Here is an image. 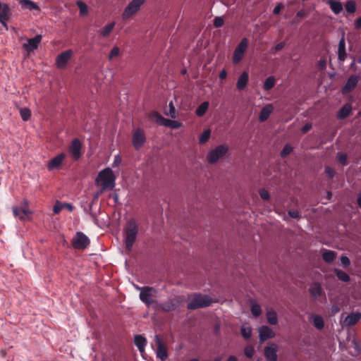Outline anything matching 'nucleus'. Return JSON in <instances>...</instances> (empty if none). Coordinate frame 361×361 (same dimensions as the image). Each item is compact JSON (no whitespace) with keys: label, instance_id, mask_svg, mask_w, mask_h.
<instances>
[{"label":"nucleus","instance_id":"nucleus-23","mask_svg":"<svg viewBox=\"0 0 361 361\" xmlns=\"http://www.w3.org/2000/svg\"><path fill=\"white\" fill-rule=\"evenodd\" d=\"M346 58L345 51V42L343 37H342L338 43V59L341 62H343Z\"/></svg>","mask_w":361,"mask_h":361},{"label":"nucleus","instance_id":"nucleus-18","mask_svg":"<svg viewBox=\"0 0 361 361\" xmlns=\"http://www.w3.org/2000/svg\"><path fill=\"white\" fill-rule=\"evenodd\" d=\"M358 81H359V76H357L356 75H350L348 78L345 85L343 87V92L348 93V92L352 91L357 85Z\"/></svg>","mask_w":361,"mask_h":361},{"label":"nucleus","instance_id":"nucleus-2","mask_svg":"<svg viewBox=\"0 0 361 361\" xmlns=\"http://www.w3.org/2000/svg\"><path fill=\"white\" fill-rule=\"evenodd\" d=\"M138 229L139 225L135 219L132 218L127 221L123 229V235L126 248L128 251L131 250L137 239Z\"/></svg>","mask_w":361,"mask_h":361},{"label":"nucleus","instance_id":"nucleus-37","mask_svg":"<svg viewBox=\"0 0 361 361\" xmlns=\"http://www.w3.org/2000/svg\"><path fill=\"white\" fill-rule=\"evenodd\" d=\"M240 332L244 338L249 339L252 335V328L249 326H243Z\"/></svg>","mask_w":361,"mask_h":361},{"label":"nucleus","instance_id":"nucleus-27","mask_svg":"<svg viewBox=\"0 0 361 361\" xmlns=\"http://www.w3.org/2000/svg\"><path fill=\"white\" fill-rule=\"evenodd\" d=\"M20 4L21 7L24 9H28L29 11L39 9V6L37 5V4L30 0H21Z\"/></svg>","mask_w":361,"mask_h":361},{"label":"nucleus","instance_id":"nucleus-32","mask_svg":"<svg viewBox=\"0 0 361 361\" xmlns=\"http://www.w3.org/2000/svg\"><path fill=\"white\" fill-rule=\"evenodd\" d=\"M337 278L343 282H348L350 280V276L343 270L338 269H334V270Z\"/></svg>","mask_w":361,"mask_h":361},{"label":"nucleus","instance_id":"nucleus-39","mask_svg":"<svg viewBox=\"0 0 361 361\" xmlns=\"http://www.w3.org/2000/svg\"><path fill=\"white\" fill-rule=\"evenodd\" d=\"M251 312L255 317H259L262 313L261 307L257 303H252L251 305Z\"/></svg>","mask_w":361,"mask_h":361},{"label":"nucleus","instance_id":"nucleus-6","mask_svg":"<svg viewBox=\"0 0 361 361\" xmlns=\"http://www.w3.org/2000/svg\"><path fill=\"white\" fill-rule=\"evenodd\" d=\"M149 117L150 119L155 121L160 126L169 127L173 129L178 128L180 126V123L178 121L165 118L157 112H152Z\"/></svg>","mask_w":361,"mask_h":361},{"label":"nucleus","instance_id":"nucleus-60","mask_svg":"<svg viewBox=\"0 0 361 361\" xmlns=\"http://www.w3.org/2000/svg\"><path fill=\"white\" fill-rule=\"evenodd\" d=\"M284 47H285V43L280 42L275 46L274 49H275L276 51H278L281 50Z\"/></svg>","mask_w":361,"mask_h":361},{"label":"nucleus","instance_id":"nucleus-41","mask_svg":"<svg viewBox=\"0 0 361 361\" xmlns=\"http://www.w3.org/2000/svg\"><path fill=\"white\" fill-rule=\"evenodd\" d=\"M210 133H211L209 130H204L199 137L200 143L203 144L207 142L208 140L209 139Z\"/></svg>","mask_w":361,"mask_h":361},{"label":"nucleus","instance_id":"nucleus-33","mask_svg":"<svg viewBox=\"0 0 361 361\" xmlns=\"http://www.w3.org/2000/svg\"><path fill=\"white\" fill-rule=\"evenodd\" d=\"M322 292V288L320 284L315 283L312 284L310 288V293L313 297H318L321 295Z\"/></svg>","mask_w":361,"mask_h":361},{"label":"nucleus","instance_id":"nucleus-45","mask_svg":"<svg viewBox=\"0 0 361 361\" xmlns=\"http://www.w3.org/2000/svg\"><path fill=\"white\" fill-rule=\"evenodd\" d=\"M255 349L252 346H247L244 350V353L247 357L251 358L254 355Z\"/></svg>","mask_w":361,"mask_h":361},{"label":"nucleus","instance_id":"nucleus-38","mask_svg":"<svg viewBox=\"0 0 361 361\" xmlns=\"http://www.w3.org/2000/svg\"><path fill=\"white\" fill-rule=\"evenodd\" d=\"M20 114L22 119L25 121H28L30 118L31 111L27 108L20 109Z\"/></svg>","mask_w":361,"mask_h":361},{"label":"nucleus","instance_id":"nucleus-40","mask_svg":"<svg viewBox=\"0 0 361 361\" xmlns=\"http://www.w3.org/2000/svg\"><path fill=\"white\" fill-rule=\"evenodd\" d=\"M345 10L348 13H354L356 10V4L353 1H348L345 5Z\"/></svg>","mask_w":361,"mask_h":361},{"label":"nucleus","instance_id":"nucleus-43","mask_svg":"<svg viewBox=\"0 0 361 361\" xmlns=\"http://www.w3.org/2000/svg\"><path fill=\"white\" fill-rule=\"evenodd\" d=\"M63 208H64V204H62L61 202L57 201L54 206L53 212L54 214H58L61 212V210Z\"/></svg>","mask_w":361,"mask_h":361},{"label":"nucleus","instance_id":"nucleus-61","mask_svg":"<svg viewBox=\"0 0 361 361\" xmlns=\"http://www.w3.org/2000/svg\"><path fill=\"white\" fill-rule=\"evenodd\" d=\"M64 208H67L70 212H71L73 209V207L71 204L64 203Z\"/></svg>","mask_w":361,"mask_h":361},{"label":"nucleus","instance_id":"nucleus-22","mask_svg":"<svg viewBox=\"0 0 361 361\" xmlns=\"http://www.w3.org/2000/svg\"><path fill=\"white\" fill-rule=\"evenodd\" d=\"M248 80H249V75H248V73L247 72H243L238 78V81H237V83H236V88L239 90V91H242L243 90L247 83H248Z\"/></svg>","mask_w":361,"mask_h":361},{"label":"nucleus","instance_id":"nucleus-48","mask_svg":"<svg viewBox=\"0 0 361 361\" xmlns=\"http://www.w3.org/2000/svg\"><path fill=\"white\" fill-rule=\"evenodd\" d=\"M78 6V8L80 9V13L82 14H85L87 13V7L86 6V4L82 1H78L77 3Z\"/></svg>","mask_w":361,"mask_h":361},{"label":"nucleus","instance_id":"nucleus-35","mask_svg":"<svg viewBox=\"0 0 361 361\" xmlns=\"http://www.w3.org/2000/svg\"><path fill=\"white\" fill-rule=\"evenodd\" d=\"M209 108V102H203L196 109V114L198 116H202L205 114Z\"/></svg>","mask_w":361,"mask_h":361},{"label":"nucleus","instance_id":"nucleus-8","mask_svg":"<svg viewBox=\"0 0 361 361\" xmlns=\"http://www.w3.org/2000/svg\"><path fill=\"white\" fill-rule=\"evenodd\" d=\"M145 0H133L131 1L126 8H125L122 18L123 20H127L134 16L140 8L144 4Z\"/></svg>","mask_w":361,"mask_h":361},{"label":"nucleus","instance_id":"nucleus-64","mask_svg":"<svg viewBox=\"0 0 361 361\" xmlns=\"http://www.w3.org/2000/svg\"><path fill=\"white\" fill-rule=\"evenodd\" d=\"M331 192H327V198H328L329 200H330V199H331Z\"/></svg>","mask_w":361,"mask_h":361},{"label":"nucleus","instance_id":"nucleus-63","mask_svg":"<svg viewBox=\"0 0 361 361\" xmlns=\"http://www.w3.org/2000/svg\"><path fill=\"white\" fill-rule=\"evenodd\" d=\"M227 361H237V360H236V359H235V357H233V356H230V357H228V359L227 360Z\"/></svg>","mask_w":361,"mask_h":361},{"label":"nucleus","instance_id":"nucleus-28","mask_svg":"<svg viewBox=\"0 0 361 361\" xmlns=\"http://www.w3.org/2000/svg\"><path fill=\"white\" fill-rule=\"evenodd\" d=\"M312 323L314 326V327L319 330H321L324 326V322L323 318L319 315H312L311 317Z\"/></svg>","mask_w":361,"mask_h":361},{"label":"nucleus","instance_id":"nucleus-16","mask_svg":"<svg viewBox=\"0 0 361 361\" xmlns=\"http://www.w3.org/2000/svg\"><path fill=\"white\" fill-rule=\"evenodd\" d=\"M277 345L272 343L264 348V354L268 361H277Z\"/></svg>","mask_w":361,"mask_h":361},{"label":"nucleus","instance_id":"nucleus-26","mask_svg":"<svg viewBox=\"0 0 361 361\" xmlns=\"http://www.w3.org/2000/svg\"><path fill=\"white\" fill-rule=\"evenodd\" d=\"M328 4L335 14H339L343 9L342 4L337 0H329Z\"/></svg>","mask_w":361,"mask_h":361},{"label":"nucleus","instance_id":"nucleus-20","mask_svg":"<svg viewBox=\"0 0 361 361\" xmlns=\"http://www.w3.org/2000/svg\"><path fill=\"white\" fill-rule=\"evenodd\" d=\"M274 111V106L271 104H266L259 112L258 119L260 122L266 121Z\"/></svg>","mask_w":361,"mask_h":361},{"label":"nucleus","instance_id":"nucleus-29","mask_svg":"<svg viewBox=\"0 0 361 361\" xmlns=\"http://www.w3.org/2000/svg\"><path fill=\"white\" fill-rule=\"evenodd\" d=\"M336 252L332 250H326L322 253V258L327 263H331L336 258Z\"/></svg>","mask_w":361,"mask_h":361},{"label":"nucleus","instance_id":"nucleus-47","mask_svg":"<svg viewBox=\"0 0 361 361\" xmlns=\"http://www.w3.org/2000/svg\"><path fill=\"white\" fill-rule=\"evenodd\" d=\"M341 264L343 267H347L350 264V260L345 255H342L340 258Z\"/></svg>","mask_w":361,"mask_h":361},{"label":"nucleus","instance_id":"nucleus-58","mask_svg":"<svg viewBox=\"0 0 361 361\" xmlns=\"http://www.w3.org/2000/svg\"><path fill=\"white\" fill-rule=\"evenodd\" d=\"M354 25L356 29L361 28V16L355 21Z\"/></svg>","mask_w":361,"mask_h":361},{"label":"nucleus","instance_id":"nucleus-55","mask_svg":"<svg viewBox=\"0 0 361 361\" xmlns=\"http://www.w3.org/2000/svg\"><path fill=\"white\" fill-rule=\"evenodd\" d=\"M288 214L293 219H298L300 217L299 212L298 211H289Z\"/></svg>","mask_w":361,"mask_h":361},{"label":"nucleus","instance_id":"nucleus-36","mask_svg":"<svg viewBox=\"0 0 361 361\" xmlns=\"http://www.w3.org/2000/svg\"><path fill=\"white\" fill-rule=\"evenodd\" d=\"M164 113L166 115L171 117L175 118L176 117V110L175 106H173V104L172 102H170L169 104V106L166 108Z\"/></svg>","mask_w":361,"mask_h":361},{"label":"nucleus","instance_id":"nucleus-31","mask_svg":"<svg viewBox=\"0 0 361 361\" xmlns=\"http://www.w3.org/2000/svg\"><path fill=\"white\" fill-rule=\"evenodd\" d=\"M267 319L268 322L271 325H275L278 323V317L276 312L271 309L267 310Z\"/></svg>","mask_w":361,"mask_h":361},{"label":"nucleus","instance_id":"nucleus-50","mask_svg":"<svg viewBox=\"0 0 361 361\" xmlns=\"http://www.w3.org/2000/svg\"><path fill=\"white\" fill-rule=\"evenodd\" d=\"M122 162V158L119 154L114 157V162L112 164L113 167L118 166Z\"/></svg>","mask_w":361,"mask_h":361},{"label":"nucleus","instance_id":"nucleus-24","mask_svg":"<svg viewBox=\"0 0 361 361\" xmlns=\"http://www.w3.org/2000/svg\"><path fill=\"white\" fill-rule=\"evenodd\" d=\"M134 343L138 348L140 353L142 354L145 350V347L147 344L146 338L141 335H136L134 337Z\"/></svg>","mask_w":361,"mask_h":361},{"label":"nucleus","instance_id":"nucleus-52","mask_svg":"<svg viewBox=\"0 0 361 361\" xmlns=\"http://www.w3.org/2000/svg\"><path fill=\"white\" fill-rule=\"evenodd\" d=\"M325 173L329 177L333 178L334 176V170L330 168L329 166H326L325 168Z\"/></svg>","mask_w":361,"mask_h":361},{"label":"nucleus","instance_id":"nucleus-15","mask_svg":"<svg viewBox=\"0 0 361 361\" xmlns=\"http://www.w3.org/2000/svg\"><path fill=\"white\" fill-rule=\"evenodd\" d=\"M66 154L64 153H60L54 158H52L48 163L47 167L49 171H53L59 168L63 163Z\"/></svg>","mask_w":361,"mask_h":361},{"label":"nucleus","instance_id":"nucleus-59","mask_svg":"<svg viewBox=\"0 0 361 361\" xmlns=\"http://www.w3.org/2000/svg\"><path fill=\"white\" fill-rule=\"evenodd\" d=\"M227 77V72L225 69H223L219 73V78L221 80L226 79Z\"/></svg>","mask_w":361,"mask_h":361},{"label":"nucleus","instance_id":"nucleus-34","mask_svg":"<svg viewBox=\"0 0 361 361\" xmlns=\"http://www.w3.org/2000/svg\"><path fill=\"white\" fill-rule=\"evenodd\" d=\"M275 83H276L275 78L273 76H269L265 80V81L264 82L263 87H264V90L269 91L274 87V86L275 85Z\"/></svg>","mask_w":361,"mask_h":361},{"label":"nucleus","instance_id":"nucleus-7","mask_svg":"<svg viewBox=\"0 0 361 361\" xmlns=\"http://www.w3.org/2000/svg\"><path fill=\"white\" fill-rule=\"evenodd\" d=\"M90 243L89 238L82 232H77L71 241L72 246L77 250H85Z\"/></svg>","mask_w":361,"mask_h":361},{"label":"nucleus","instance_id":"nucleus-4","mask_svg":"<svg viewBox=\"0 0 361 361\" xmlns=\"http://www.w3.org/2000/svg\"><path fill=\"white\" fill-rule=\"evenodd\" d=\"M212 302V300L207 295H195L188 304V308L189 310H195L206 307L209 306Z\"/></svg>","mask_w":361,"mask_h":361},{"label":"nucleus","instance_id":"nucleus-42","mask_svg":"<svg viewBox=\"0 0 361 361\" xmlns=\"http://www.w3.org/2000/svg\"><path fill=\"white\" fill-rule=\"evenodd\" d=\"M293 150V148L289 145H286L283 149L281 152V156L282 157H286L287 155H288Z\"/></svg>","mask_w":361,"mask_h":361},{"label":"nucleus","instance_id":"nucleus-30","mask_svg":"<svg viewBox=\"0 0 361 361\" xmlns=\"http://www.w3.org/2000/svg\"><path fill=\"white\" fill-rule=\"evenodd\" d=\"M115 27V23L114 22H112L108 25H106V26H104L102 29H101L99 30V35L102 37H106L109 35V34L112 32V30H114Z\"/></svg>","mask_w":361,"mask_h":361},{"label":"nucleus","instance_id":"nucleus-54","mask_svg":"<svg viewBox=\"0 0 361 361\" xmlns=\"http://www.w3.org/2000/svg\"><path fill=\"white\" fill-rule=\"evenodd\" d=\"M283 8V5L282 4H279L275 6V8L273 10V13L276 15L279 14L281 9Z\"/></svg>","mask_w":361,"mask_h":361},{"label":"nucleus","instance_id":"nucleus-12","mask_svg":"<svg viewBox=\"0 0 361 361\" xmlns=\"http://www.w3.org/2000/svg\"><path fill=\"white\" fill-rule=\"evenodd\" d=\"M23 207H13V212L15 217L18 218L20 220L24 221L29 219L31 212L28 209V202L25 200L23 201Z\"/></svg>","mask_w":361,"mask_h":361},{"label":"nucleus","instance_id":"nucleus-53","mask_svg":"<svg viewBox=\"0 0 361 361\" xmlns=\"http://www.w3.org/2000/svg\"><path fill=\"white\" fill-rule=\"evenodd\" d=\"M259 195H260V197L263 199V200H268L269 198V192L265 190H261L259 191Z\"/></svg>","mask_w":361,"mask_h":361},{"label":"nucleus","instance_id":"nucleus-5","mask_svg":"<svg viewBox=\"0 0 361 361\" xmlns=\"http://www.w3.org/2000/svg\"><path fill=\"white\" fill-rule=\"evenodd\" d=\"M136 289L140 290V299L142 302L147 305L153 304V298L156 296L157 293L154 288L149 286L140 288L139 286H136Z\"/></svg>","mask_w":361,"mask_h":361},{"label":"nucleus","instance_id":"nucleus-57","mask_svg":"<svg viewBox=\"0 0 361 361\" xmlns=\"http://www.w3.org/2000/svg\"><path fill=\"white\" fill-rule=\"evenodd\" d=\"M312 128V125L310 123H306L302 128V132L303 133H307Z\"/></svg>","mask_w":361,"mask_h":361},{"label":"nucleus","instance_id":"nucleus-49","mask_svg":"<svg viewBox=\"0 0 361 361\" xmlns=\"http://www.w3.org/2000/svg\"><path fill=\"white\" fill-rule=\"evenodd\" d=\"M337 158L341 164L344 166L347 164V155L345 154H338Z\"/></svg>","mask_w":361,"mask_h":361},{"label":"nucleus","instance_id":"nucleus-44","mask_svg":"<svg viewBox=\"0 0 361 361\" xmlns=\"http://www.w3.org/2000/svg\"><path fill=\"white\" fill-rule=\"evenodd\" d=\"M224 18L221 16H216L213 20V24L215 27H221L224 25Z\"/></svg>","mask_w":361,"mask_h":361},{"label":"nucleus","instance_id":"nucleus-62","mask_svg":"<svg viewBox=\"0 0 361 361\" xmlns=\"http://www.w3.org/2000/svg\"><path fill=\"white\" fill-rule=\"evenodd\" d=\"M357 203L358 206L361 208V195H359L357 196Z\"/></svg>","mask_w":361,"mask_h":361},{"label":"nucleus","instance_id":"nucleus-25","mask_svg":"<svg viewBox=\"0 0 361 361\" xmlns=\"http://www.w3.org/2000/svg\"><path fill=\"white\" fill-rule=\"evenodd\" d=\"M352 106L350 104H345L341 109L338 111L337 117L339 119H344L347 118L351 113Z\"/></svg>","mask_w":361,"mask_h":361},{"label":"nucleus","instance_id":"nucleus-11","mask_svg":"<svg viewBox=\"0 0 361 361\" xmlns=\"http://www.w3.org/2000/svg\"><path fill=\"white\" fill-rule=\"evenodd\" d=\"M82 144L78 138L72 140L68 146V153L74 160H78L82 156Z\"/></svg>","mask_w":361,"mask_h":361},{"label":"nucleus","instance_id":"nucleus-3","mask_svg":"<svg viewBox=\"0 0 361 361\" xmlns=\"http://www.w3.org/2000/svg\"><path fill=\"white\" fill-rule=\"evenodd\" d=\"M229 147L226 144L216 146L209 151L207 155V161L211 164L216 163L221 158L224 157L228 152Z\"/></svg>","mask_w":361,"mask_h":361},{"label":"nucleus","instance_id":"nucleus-56","mask_svg":"<svg viewBox=\"0 0 361 361\" xmlns=\"http://www.w3.org/2000/svg\"><path fill=\"white\" fill-rule=\"evenodd\" d=\"M326 61L324 59H320L318 63L317 66L320 69H324L326 68Z\"/></svg>","mask_w":361,"mask_h":361},{"label":"nucleus","instance_id":"nucleus-14","mask_svg":"<svg viewBox=\"0 0 361 361\" xmlns=\"http://www.w3.org/2000/svg\"><path fill=\"white\" fill-rule=\"evenodd\" d=\"M42 37L40 35H37L35 37L30 38L27 40V43L23 44V48L28 51H32L37 49L39 44L42 41Z\"/></svg>","mask_w":361,"mask_h":361},{"label":"nucleus","instance_id":"nucleus-1","mask_svg":"<svg viewBox=\"0 0 361 361\" xmlns=\"http://www.w3.org/2000/svg\"><path fill=\"white\" fill-rule=\"evenodd\" d=\"M116 176L109 167L102 170L97 175L95 183L101 188V192L112 190L116 185Z\"/></svg>","mask_w":361,"mask_h":361},{"label":"nucleus","instance_id":"nucleus-51","mask_svg":"<svg viewBox=\"0 0 361 361\" xmlns=\"http://www.w3.org/2000/svg\"><path fill=\"white\" fill-rule=\"evenodd\" d=\"M161 308L165 312H170L173 309V305L171 303L166 302L163 304Z\"/></svg>","mask_w":361,"mask_h":361},{"label":"nucleus","instance_id":"nucleus-9","mask_svg":"<svg viewBox=\"0 0 361 361\" xmlns=\"http://www.w3.org/2000/svg\"><path fill=\"white\" fill-rule=\"evenodd\" d=\"M248 47V39L243 38L238 44L233 54V63L237 64L243 59Z\"/></svg>","mask_w":361,"mask_h":361},{"label":"nucleus","instance_id":"nucleus-46","mask_svg":"<svg viewBox=\"0 0 361 361\" xmlns=\"http://www.w3.org/2000/svg\"><path fill=\"white\" fill-rule=\"evenodd\" d=\"M120 54V49L118 47H114L109 53V59H112Z\"/></svg>","mask_w":361,"mask_h":361},{"label":"nucleus","instance_id":"nucleus-17","mask_svg":"<svg viewBox=\"0 0 361 361\" xmlns=\"http://www.w3.org/2000/svg\"><path fill=\"white\" fill-rule=\"evenodd\" d=\"M156 338V354L158 358L164 361L167 358L168 354L165 345L161 343L158 336H155Z\"/></svg>","mask_w":361,"mask_h":361},{"label":"nucleus","instance_id":"nucleus-21","mask_svg":"<svg viewBox=\"0 0 361 361\" xmlns=\"http://www.w3.org/2000/svg\"><path fill=\"white\" fill-rule=\"evenodd\" d=\"M361 319L360 312H353L349 314L344 319V325L351 326L356 324Z\"/></svg>","mask_w":361,"mask_h":361},{"label":"nucleus","instance_id":"nucleus-10","mask_svg":"<svg viewBox=\"0 0 361 361\" xmlns=\"http://www.w3.org/2000/svg\"><path fill=\"white\" fill-rule=\"evenodd\" d=\"M146 136L143 129L137 128L133 133L132 144L135 149L139 150L145 144Z\"/></svg>","mask_w":361,"mask_h":361},{"label":"nucleus","instance_id":"nucleus-19","mask_svg":"<svg viewBox=\"0 0 361 361\" xmlns=\"http://www.w3.org/2000/svg\"><path fill=\"white\" fill-rule=\"evenodd\" d=\"M259 336L261 341L272 338L274 336V331L267 326H262L259 328Z\"/></svg>","mask_w":361,"mask_h":361},{"label":"nucleus","instance_id":"nucleus-13","mask_svg":"<svg viewBox=\"0 0 361 361\" xmlns=\"http://www.w3.org/2000/svg\"><path fill=\"white\" fill-rule=\"evenodd\" d=\"M73 54V52L71 49L66 50L60 54L56 59V66L59 68H65Z\"/></svg>","mask_w":361,"mask_h":361}]
</instances>
